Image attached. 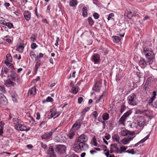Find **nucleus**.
Instances as JSON below:
<instances>
[{"mask_svg": "<svg viewBox=\"0 0 157 157\" xmlns=\"http://www.w3.org/2000/svg\"><path fill=\"white\" fill-rule=\"evenodd\" d=\"M88 140L87 136L84 134L81 135L76 140L73 146L74 150L77 152H79L84 149V147L87 145L85 144Z\"/></svg>", "mask_w": 157, "mask_h": 157, "instance_id": "nucleus-1", "label": "nucleus"}, {"mask_svg": "<svg viewBox=\"0 0 157 157\" xmlns=\"http://www.w3.org/2000/svg\"><path fill=\"white\" fill-rule=\"evenodd\" d=\"M5 25L7 26L9 29H11L13 26L12 23L9 22L6 23H5Z\"/></svg>", "mask_w": 157, "mask_h": 157, "instance_id": "nucleus-43", "label": "nucleus"}, {"mask_svg": "<svg viewBox=\"0 0 157 157\" xmlns=\"http://www.w3.org/2000/svg\"><path fill=\"white\" fill-rule=\"evenodd\" d=\"M121 150L119 151V153L120 154L122 152H125L126 150L127 149V147H126L125 146H121L120 147Z\"/></svg>", "mask_w": 157, "mask_h": 157, "instance_id": "nucleus-37", "label": "nucleus"}, {"mask_svg": "<svg viewBox=\"0 0 157 157\" xmlns=\"http://www.w3.org/2000/svg\"><path fill=\"white\" fill-rule=\"evenodd\" d=\"M137 99L136 95L135 94H132L127 98L128 102L130 105H136L137 104Z\"/></svg>", "mask_w": 157, "mask_h": 157, "instance_id": "nucleus-3", "label": "nucleus"}, {"mask_svg": "<svg viewBox=\"0 0 157 157\" xmlns=\"http://www.w3.org/2000/svg\"><path fill=\"white\" fill-rule=\"evenodd\" d=\"M156 95V92L154 91L153 92V96L151 98L153 100L155 98V97Z\"/></svg>", "mask_w": 157, "mask_h": 157, "instance_id": "nucleus-54", "label": "nucleus"}, {"mask_svg": "<svg viewBox=\"0 0 157 157\" xmlns=\"http://www.w3.org/2000/svg\"><path fill=\"white\" fill-rule=\"evenodd\" d=\"M78 2L77 0H71L69 2V5L71 7H73L77 5Z\"/></svg>", "mask_w": 157, "mask_h": 157, "instance_id": "nucleus-27", "label": "nucleus"}, {"mask_svg": "<svg viewBox=\"0 0 157 157\" xmlns=\"http://www.w3.org/2000/svg\"><path fill=\"white\" fill-rule=\"evenodd\" d=\"M102 119L104 121H106L109 118V114L107 113H105L102 115Z\"/></svg>", "mask_w": 157, "mask_h": 157, "instance_id": "nucleus-30", "label": "nucleus"}, {"mask_svg": "<svg viewBox=\"0 0 157 157\" xmlns=\"http://www.w3.org/2000/svg\"><path fill=\"white\" fill-rule=\"evenodd\" d=\"M113 40L114 43H117L119 42L121 40L120 37L117 36H113Z\"/></svg>", "mask_w": 157, "mask_h": 157, "instance_id": "nucleus-29", "label": "nucleus"}, {"mask_svg": "<svg viewBox=\"0 0 157 157\" xmlns=\"http://www.w3.org/2000/svg\"><path fill=\"white\" fill-rule=\"evenodd\" d=\"M37 37V35L36 33L33 34L31 38H30V41L32 42H34L36 40Z\"/></svg>", "mask_w": 157, "mask_h": 157, "instance_id": "nucleus-31", "label": "nucleus"}, {"mask_svg": "<svg viewBox=\"0 0 157 157\" xmlns=\"http://www.w3.org/2000/svg\"><path fill=\"white\" fill-rule=\"evenodd\" d=\"M19 121L20 120L17 118H14L13 119V121L14 124L18 123Z\"/></svg>", "mask_w": 157, "mask_h": 157, "instance_id": "nucleus-56", "label": "nucleus"}, {"mask_svg": "<svg viewBox=\"0 0 157 157\" xmlns=\"http://www.w3.org/2000/svg\"><path fill=\"white\" fill-rule=\"evenodd\" d=\"M36 115H37L36 118V119H37L38 120L40 119V113L39 112L37 113H36Z\"/></svg>", "mask_w": 157, "mask_h": 157, "instance_id": "nucleus-62", "label": "nucleus"}, {"mask_svg": "<svg viewBox=\"0 0 157 157\" xmlns=\"http://www.w3.org/2000/svg\"><path fill=\"white\" fill-rule=\"evenodd\" d=\"M6 57L8 61L9 62H11L12 61V57L10 54H7L6 56Z\"/></svg>", "mask_w": 157, "mask_h": 157, "instance_id": "nucleus-36", "label": "nucleus"}, {"mask_svg": "<svg viewBox=\"0 0 157 157\" xmlns=\"http://www.w3.org/2000/svg\"><path fill=\"white\" fill-rule=\"evenodd\" d=\"M144 119L143 116L140 117L137 120L138 125L140 127H143L144 124Z\"/></svg>", "mask_w": 157, "mask_h": 157, "instance_id": "nucleus-10", "label": "nucleus"}, {"mask_svg": "<svg viewBox=\"0 0 157 157\" xmlns=\"http://www.w3.org/2000/svg\"><path fill=\"white\" fill-rule=\"evenodd\" d=\"M15 128L17 130H20L21 131H28L30 130V128H27L23 124H16L15 125Z\"/></svg>", "mask_w": 157, "mask_h": 157, "instance_id": "nucleus-5", "label": "nucleus"}, {"mask_svg": "<svg viewBox=\"0 0 157 157\" xmlns=\"http://www.w3.org/2000/svg\"><path fill=\"white\" fill-rule=\"evenodd\" d=\"M40 65V63L38 61H37L36 62V64L35 66V70L36 71H37L38 69L39 68Z\"/></svg>", "mask_w": 157, "mask_h": 157, "instance_id": "nucleus-35", "label": "nucleus"}, {"mask_svg": "<svg viewBox=\"0 0 157 157\" xmlns=\"http://www.w3.org/2000/svg\"><path fill=\"white\" fill-rule=\"evenodd\" d=\"M126 120V119L122 116L119 120V124L124 126L125 125V122Z\"/></svg>", "mask_w": 157, "mask_h": 157, "instance_id": "nucleus-24", "label": "nucleus"}, {"mask_svg": "<svg viewBox=\"0 0 157 157\" xmlns=\"http://www.w3.org/2000/svg\"><path fill=\"white\" fill-rule=\"evenodd\" d=\"M101 80L97 81L94 84L93 87V89L95 91L100 90L101 87Z\"/></svg>", "mask_w": 157, "mask_h": 157, "instance_id": "nucleus-9", "label": "nucleus"}, {"mask_svg": "<svg viewBox=\"0 0 157 157\" xmlns=\"http://www.w3.org/2000/svg\"><path fill=\"white\" fill-rule=\"evenodd\" d=\"M106 94V93L105 92H104L103 93L99 96V97L96 99V102L97 103H99L101 101L103 97H104Z\"/></svg>", "mask_w": 157, "mask_h": 157, "instance_id": "nucleus-23", "label": "nucleus"}, {"mask_svg": "<svg viewBox=\"0 0 157 157\" xmlns=\"http://www.w3.org/2000/svg\"><path fill=\"white\" fill-rule=\"evenodd\" d=\"M65 146L63 145H57L55 148L56 151L60 153H63L65 152Z\"/></svg>", "mask_w": 157, "mask_h": 157, "instance_id": "nucleus-7", "label": "nucleus"}, {"mask_svg": "<svg viewBox=\"0 0 157 157\" xmlns=\"http://www.w3.org/2000/svg\"><path fill=\"white\" fill-rule=\"evenodd\" d=\"M78 87L74 86L73 85V86L71 89V92L73 94H77L78 91Z\"/></svg>", "mask_w": 157, "mask_h": 157, "instance_id": "nucleus-20", "label": "nucleus"}, {"mask_svg": "<svg viewBox=\"0 0 157 157\" xmlns=\"http://www.w3.org/2000/svg\"><path fill=\"white\" fill-rule=\"evenodd\" d=\"M93 115L94 116L95 119H96L98 117V113L96 111H95L93 113Z\"/></svg>", "mask_w": 157, "mask_h": 157, "instance_id": "nucleus-49", "label": "nucleus"}, {"mask_svg": "<svg viewBox=\"0 0 157 157\" xmlns=\"http://www.w3.org/2000/svg\"><path fill=\"white\" fill-rule=\"evenodd\" d=\"M10 73V77L11 78V79L13 81L18 83L19 82V79L18 76L14 70H11Z\"/></svg>", "mask_w": 157, "mask_h": 157, "instance_id": "nucleus-4", "label": "nucleus"}, {"mask_svg": "<svg viewBox=\"0 0 157 157\" xmlns=\"http://www.w3.org/2000/svg\"><path fill=\"white\" fill-rule=\"evenodd\" d=\"M112 138L115 141L118 142V143H119L120 137L117 134L113 135L112 136Z\"/></svg>", "mask_w": 157, "mask_h": 157, "instance_id": "nucleus-25", "label": "nucleus"}, {"mask_svg": "<svg viewBox=\"0 0 157 157\" xmlns=\"http://www.w3.org/2000/svg\"><path fill=\"white\" fill-rule=\"evenodd\" d=\"M114 15L113 13H110L108 16V17L107 18V19L108 21L109 20L111 19H112V17H114Z\"/></svg>", "mask_w": 157, "mask_h": 157, "instance_id": "nucleus-47", "label": "nucleus"}, {"mask_svg": "<svg viewBox=\"0 0 157 157\" xmlns=\"http://www.w3.org/2000/svg\"><path fill=\"white\" fill-rule=\"evenodd\" d=\"M56 111L55 109H53L51 111V116L52 117H53L56 114Z\"/></svg>", "mask_w": 157, "mask_h": 157, "instance_id": "nucleus-39", "label": "nucleus"}, {"mask_svg": "<svg viewBox=\"0 0 157 157\" xmlns=\"http://www.w3.org/2000/svg\"><path fill=\"white\" fill-rule=\"evenodd\" d=\"M5 85L7 87H10L14 86L16 85V83L11 81L10 79H9L6 81Z\"/></svg>", "mask_w": 157, "mask_h": 157, "instance_id": "nucleus-13", "label": "nucleus"}, {"mask_svg": "<svg viewBox=\"0 0 157 157\" xmlns=\"http://www.w3.org/2000/svg\"><path fill=\"white\" fill-rule=\"evenodd\" d=\"M51 133L50 134L49 132H47L44 134L42 136L43 139H48L51 137L52 136Z\"/></svg>", "mask_w": 157, "mask_h": 157, "instance_id": "nucleus-22", "label": "nucleus"}, {"mask_svg": "<svg viewBox=\"0 0 157 157\" xmlns=\"http://www.w3.org/2000/svg\"><path fill=\"white\" fill-rule=\"evenodd\" d=\"M24 15L25 19L29 21L31 17V13L29 11H26L24 13Z\"/></svg>", "mask_w": 157, "mask_h": 157, "instance_id": "nucleus-16", "label": "nucleus"}, {"mask_svg": "<svg viewBox=\"0 0 157 157\" xmlns=\"http://www.w3.org/2000/svg\"><path fill=\"white\" fill-rule=\"evenodd\" d=\"M128 130H126L124 128H122L120 132V134L122 136H128Z\"/></svg>", "mask_w": 157, "mask_h": 157, "instance_id": "nucleus-18", "label": "nucleus"}, {"mask_svg": "<svg viewBox=\"0 0 157 157\" xmlns=\"http://www.w3.org/2000/svg\"><path fill=\"white\" fill-rule=\"evenodd\" d=\"M30 56L32 60H33L34 58L36 57V55L34 53V52L33 51L30 52Z\"/></svg>", "mask_w": 157, "mask_h": 157, "instance_id": "nucleus-41", "label": "nucleus"}, {"mask_svg": "<svg viewBox=\"0 0 157 157\" xmlns=\"http://www.w3.org/2000/svg\"><path fill=\"white\" fill-rule=\"evenodd\" d=\"M75 135V131L71 129L70 131L67 136L70 139H72L74 138Z\"/></svg>", "mask_w": 157, "mask_h": 157, "instance_id": "nucleus-21", "label": "nucleus"}, {"mask_svg": "<svg viewBox=\"0 0 157 157\" xmlns=\"http://www.w3.org/2000/svg\"><path fill=\"white\" fill-rule=\"evenodd\" d=\"M37 47V45L36 44L34 43H32L31 45V48L33 49H35Z\"/></svg>", "mask_w": 157, "mask_h": 157, "instance_id": "nucleus-53", "label": "nucleus"}, {"mask_svg": "<svg viewBox=\"0 0 157 157\" xmlns=\"http://www.w3.org/2000/svg\"><path fill=\"white\" fill-rule=\"evenodd\" d=\"M149 136H147L145 137L144 138L142 139L140 141L138 142L139 145L140 143H142L144 142L148 138Z\"/></svg>", "mask_w": 157, "mask_h": 157, "instance_id": "nucleus-38", "label": "nucleus"}, {"mask_svg": "<svg viewBox=\"0 0 157 157\" xmlns=\"http://www.w3.org/2000/svg\"><path fill=\"white\" fill-rule=\"evenodd\" d=\"M143 53L147 59L149 64H152L153 63L155 62V55L152 49L143 47Z\"/></svg>", "mask_w": 157, "mask_h": 157, "instance_id": "nucleus-2", "label": "nucleus"}, {"mask_svg": "<svg viewBox=\"0 0 157 157\" xmlns=\"http://www.w3.org/2000/svg\"><path fill=\"white\" fill-rule=\"evenodd\" d=\"M41 146L42 148L44 149H45L47 147L46 145L44 144L43 143H41Z\"/></svg>", "mask_w": 157, "mask_h": 157, "instance_id": "nucleus-60", "label": "nucleus"}, {"mask_svg": "<svg viewBox=\"0 0 157 157\" xmlns=\"http://www.w3.org/2000/svg\"><path fill=\"white\" fill-rule=\"evenodd\" d=\"M128 135H131L133 136L135 134V132L134 131H128Z\"/></svg>", "mask_w": 157, "mask_h": 157, "instance_id": "nucleus-55", "label": "nucleus"}, {"mask_svg": "<svg viewBox=\"0 0 157 157\" xmlns=\"http://www.w3.org/2000/svg\"><path fill=\"white\" fill-rule=\"evenodd\" d=\"M59 37H57L56 40V42L55 44V45L56 46H57L58 45V44H59L58 42L59 41Z\"/></svg>", "mask_w": 157, "mask_h": 157, "instance_id": "nucleus-64", "label": "nucleus"}, {"mask_svg": "<svg viewBox=\"0 0 157 157\" xmlns=\"http://www.w3.org/2000/svg\"><path fill=\"white\" fill-rule=\"evenodd\" d=\"M132 112L131 110L127 111L122 116L124 118L126 119V118L128 117L131 113Z\"/></svg>", "mask_w": 157, "mask_h": 157, "instance_id": "nucleus-32", "label": "nucleus"}, {"mask_svg": "<svg viewBox=\"0 0 157 157\" xmlns=\"http://www.w3.org/2000/svg\"><path fill=\"white\" fill-rule=\"evenodd\" d=\"M113 152L116 153L119 152V149L117 147V144H111L110 146V152L112 153Z\"/></svg>", "mask_w": 157, "mask_h": 157, "instance_id": "nucleus-8", "label": "nucleus"}, {"mask_svg": "<svg viewBox=\"0 0 157 157\" xmlns=\"http://www.w3.org/2000/svg\"><path fill=\"white\" fill-rule=\"evenodd\" d=\"M46 122L45 121H41L40 124V126L41 128H44L46 126Z\"/></svg>", "mask_w": 157, "mask_h": 157, "instance_id": "nucleus-33", "label": "nucleus"}, {"mask_svg": "<svg viewBox=\"0 0 157 157\" xmlns=\"http://www.w3.org/2000/svg\"><path fill=\"white\" fill-rule=\"evenodd\" d=\"M7 66L9 67L11 69V70H15V68H14V66L12 64L10 63H8V65L7 64Z\"/></svg>", "mask_w": 157, "mask_h": 157, "instance_id": "nucleus-45", "label": "nucleus"}, {"mask_svg": "<svg viewBox=\"0 0 157 157\" xmlns=\"http://www.w3.org/2000/svg\"><path fill=\"white\" fill-rule=\"evenodd\" d=\"M139 64L142 68H144L147 65V63L144 59H141L139 62Z\"/></svg>", "mask_w": 157, "mask_h": 157, "instance_id": "nucleus-19", "label": "nucleus"}, {"mask_svg": "<svg viewBox=\"0 0 157 157\" xmlns=\"http://www.w3.org/2000/svg\"><path fill=\"white\" fill-rule=\"evenodd\" d=\"M11 95L13 101L17 102V99L18 98V96L17 94L15 92L12 91L11 92Z\"/></svg>", "mask_w": 157, "mask_h": 157, "instance_id": "nucleus-17", "label": "nucleus"}, {"mask_svg": "<svg viewBox=\"0 0 157 157\" xmlns=\"http://www.w3.org/2000/svg\"><path fill=\"white\" fill-rule=\"evenodd\" d=\"M0 91L2 93H5L6 92V91L5 90L4 87L0 85Z\"/></svg>", "mask_w": 157, "mask_h": 157, "instance_id": "nucleus-48", "label": "nucleus"}, {"mask_svg": "<svg viewBox=\"0 0 157 157\" xmlns=\"http://www.w3.org/2000/svg\"><path fill=\"white\" fill-rule=\"evenodd\" d=\"M48 153L49 155L53 153L54 151L53 148H50L48 151Z\"/></svg>", "mask_w": 157, "mask_h": 157, "instance_id": "nucleus-51", "label": "nucleus"}, {"mask_svg": "<svg viewBox=\"0 0 157 157\" xmlns=\"http://www.w3.org/2000/svg\"><path fill=\"white\" fill-rule=\"evenodd\" d=\"M137 76L139 78H141L142 76V74L140 72H137L136 73Z\"/></svg>", "mask_w": 157, "mask_h": 157, "instance_id": "nucleus-63", "label": "nucleus"}, {"mask_svg": "<svg viewBox=\"0 0 157 157\" xmlns=\"http://www.w3.org/2000/svg\"><path fill=\"white\" fill-rule=\"evenodd\" d=\"M127 13V16L129 19H130L132 17V12L131 11H128Z\"/></svg>", "mask_w": 157, "mask_h": 157, "instance_id": "nucleus-46", "label": "nucleus"}, {"mask_svg": "<svg viewBox=\"0 0 157 157\" xmlns=\"http://www.w3.org/2000/svg\"><path fill=\"white\" fill-rule=\"evenodd\" d=\"M2 71L6 74H7L9 71L8 69L6 67L3 68Z\"/></svg>", "mask_w": 157, "mask_h": 157, "instance_id": "nucleus-50", "label": "nucleus"}, {"mask_svg": "<svg viewBox=\"0 0 157 157\" xmlns=\"http://www.w3.org/2000/svg\"><path fill=\"white\" fill-rule=\"evenodd\" d=\"M93 16L95 19H98L99 17V14L96 13H94L93 14Z\"/></svg>", "mask_w": 157, "mask_h": 157, "instance_id": "nucleus-52", "label": "nucleus"}, {"mask_svg": "<svg viewBox=\"0 0 157 157\" xmlns=\"http://www.w3.org/2000/svg\"><path fill=\"white\" fill-rule=\"evenodd\" d=\"M82 16L84 17H87L88 15L87 12V8L86 7H83L82 10Z\"/></svg>", "mask_w": 157, "mask_h": 157, "instance_id": "nucleus-28", "label": "nucleus"}, {"mask_svg": "<svg viewBox=\"0 0 157 157\" xmlns=\"http://www.w3.org/2000/svg\"><path fill=\"white\" fill-rule=\"evenodd\" d=\"M36 93V90L35 87H32L29 90L28 94L32 97Z\"/></svg>", "mask_w": 157, "mask_h": 157, "instance_id": "nucleus-15", "label": "nucleus"}, {"mask_svg": "<svg viewBox=\"0 0 157 157\" xmlns=\"http://www.w3.org/2000/svg\"><path fill=\"white\" fill-rule=\"evenodd\" d=\"M104 151H106V152L105 153V154L107 157H108L109 153V150H108V149H106L105 150H104Z\"/></svg>", "mask_w": 157, "mask_h": 157, "instance_id": "nucleus-58", "label": "nucleus"}, {"mask_svg": "<svg viewBox=\"0 0 157 157\" xmlns=\"http://www.w3.org/2000/svg\"><path fill=\"white\" fill-rule=\"evenodd\" d=\"M7 103L6 98L2 94H0V103L3 105H6Z\"/></svg>", "mask_w": 157, "mask_h": 157, "instance_id": "nucleus-12", "label": "nucleus"}, {"mask_svg": "<svg viewBox=\"0 0 157 157\" xmlns=\"http://www.w3.org/2000/svg\"><path fill=\"white\" fill-rule=\"evenodd\" d=\"M4 123L2 121H1L0 122V127L1 128H3V127L4 125Z\"/></svg>", "mask_w": 157, "mask_h": 157, "instance_id": "nucleus-61", "label": "nucleus"}, {"mask_svg": "<svg viewBox=\"0 0 157 157\" xmlns=\"http://www.w3.org/2000/svg\"><path fill=\"white\" fill-rule=\"evenodd\" d=\"M100 56L98 54H94L92 56V60L94 63L95 64L99 62L100 60Z\"/></svg>", "mask_w": 157, "mask_h": 157, "instance_id": "nucleus-11", "label": "nucleus"}, {"mask_svg": "<svg viewBox=\"0 0 157 157\" xmlns=\"http://www.w3.org/2000/svg\"><path fill=\"white\" fill-rule=\"evenodd\" d=\"M147 100L148 101V103L151 104L153 102V100L151 98H147Z\"/></svg>", "mask_w": 157, "mask_h": 157, "instance_id": "nucleus-59", "label": "nucleus"}, {"mask_svg": "<svg viewBox=\"0 0 157 157\" xmlns=\"http://www.w3.org/2000/svg\"><path fill=\"white\" fill-rule=\"evenodd\" d=\"M92 142L93 143L94 146H97L98 143L97 142V140L95 136H94L92 138Z\"/></svg>", "mask_w": 157, "mask_h": 157, "instance_id": "nucleus-34", "label": "nucleus"}, {"mask_svg": "<svg viewBox=\"0 0 157 157\" xmlns=\"http://www.w3.org/2000/svg\"><path fill=\"white\" fill-rule=\"evenodd\" d=\"M135 137V136L132 137H125L121 140V142L123 144H126L128 143L131 140H132Z\"/></svg>", "mask_w": 157, "mask_h": 157, "instance_id": "nucleus-14", "label": "nucleus"}, {"mask_svg": "<svg viewBox=\"0 0 157 157\" xmlns=\"http://www.w3.org/2000/svg\"><path fill=\"white\" fill-rule=\"evenodd\" d=\"M82 123L81 120H77L73 125L71 129L75 131L78 130L80 127Z\"/></svg>", "mask_w": 157, "mask_h": 157, "instance_id": "nucleus-6", "label": "nucleus"}, {"mask_svg": "<svg viewBox=\"0 0 157 157\" xmlns=\"http://www.w3.org/2000/svg\"><path fill=\"white\" fill-rule=\"evenodd\" d=\"M53 100V99L50 96H48L46 99H44L42 101V103L44 104L47 102H52Z\"/></svg>", "mask_w": 157, "mask_h": 157, "instance_id": "nucleus-26", "label": "nucleus"}, {"mask_svg": "<svg viewBox=\"0 0 157 157\" xmlns=\"http://www.w3.org/2000/svg\"><path fill=\"white\" fill-rule=\"evenodd\" d=\"M126 108V106L125 105V103H124L121 106V109L120 110V112L121 113H122L124 111V109Z\"/></svg>", "mask_w": 157, "mask_h": 157, "instance_id": "nucleus-42", "label": "nucleus"}, {"mask_svg": "<svg viewBox=\"0 0 157 157\" xmlns=\"http://www.w3.org/2000/svg\"><path fill=\"white\" fill-rule=\"evenodd\" d=\"M88 20L89 24L90 25H92L94 24V22L91 17H89Z\"/></svg>", "mask_w": 157, "mask_h": 157, "instance_id": "nucleus-40", "label": "nucleus"}, {"mask_svg": "<svg viewBox=\"0 0 157 157\" xmlns=\"http://www.w3.org/2000/svg\"><path fill=\"white\" fill-rule=\"evenodd\" d=\"M89 107H86V108L85 109H84L82 111V113L83 115H84L86 113L87 111H88L90 110Z\"/></svg>", "mask_w": 157, "mask_h": 157, "instance_id": "nucleus-44", "label": "nucleus"}, {"mask_svg": "<svg viewBox=\"0 0 157 157\" xmlns=\"http://www.w3.org/2000/svg\"><path fill=\"white\" fill-rule=\"evenodd\" d=\"M83 100V98L82 97H80L78 99V102L79 104H80L82 103Z\"/></svg>", "mask_w": 157, "mask_h": 157, "instance_id": "nucleus-57", "label": "nucleus"}]
</instances>
